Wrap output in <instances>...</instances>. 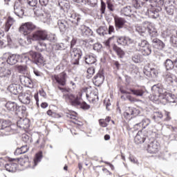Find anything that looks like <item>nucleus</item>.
I'll list each match as a JSON object with an SVG mask.
<instances>
[{"label":"nucleus","instance_id":"60","mask_svg":"<svg viewBox=\"0 0 177 177\" xmlns=\"http://www.w3.org/2000/svg\"><path fill=\"white\" fill-rule=\"evenodd\" d=\"M34 12H35V15L38 16V17H41V15L44 14L42 13V9L41 8H34Z\"/></svg>","mask_w":177,"mask_h":177},{"label":"nucleus","instance_id":"21","mask_svg":"<svg viewBox=\"0 0 177 177\" xmlns=\"http://www.w3.org/2000/svg\"><path fill=\"white\" fill-rule=\"evenodd\" d=\"M19 80L21 84H22V85H24V86H27L28 88H32V80H31L30 77L22 75L19 76Z\"/></svg>","mask_w":177,"mask_h":177},{"label":"nucleus","instance_id":"30","mask_svg":"<svg viewBox=\"0 0 177 177\" xmlns=\"http://www.w3.org/2000/svg\"><path fill=\"white\" fill-rule=\"evenodd\" d=\"M120 13L121 15H124V16L130 17V16L132 15V8L131 6L123 7L120 10Z\"/></svg>","mask_w":177,"mask_h":177},{"label":"nucleus","instance_id":"9","mask_svg":"<svg viewBox=\"0 0 177 177\" xmlns=\"http://www.w3.org/2000/svg\"><path fill=\"white\" fill-rule=\"evenodd\" d=\"M147 144V151L151 154H156L158 153L160 150V144L157 142L156 140H154L153 138H150L149 140L146 141Z\"/></svg>","mask_w":177,"mask_h":177},{"label":"nucleus","instance_id":"42","mask_svg":"<svg viewBox=\"0 0 177 177\" xmlns=\"http://www.w3.org/2000/svg\"><path fill=\"white\" fill-rule=\"evenodd\" d=\"M35 49L39 52H44V50H46V44L40 41L35 47Z\"/></svg>","mask_w":177,"mask_h":177},{"label":"nucleus","instance_id":"22","mask_svg":"<svg viewBox=\"0 0 177 177\" xmlns=\"http://www.w3.org/2000/svg\"><path fill=\"white\" fill-rule=\"evenodd\" d=\"M21 89H23V87L17 84H11L8 87V91H9V92H10V93H12L13 95L20 93L21 92Z\"/></svg>","mask_w":177,"mask_h":177},{"label":"nucleus","instance_id":"7","mask_svg":"<svg viewBox=\"0 0 177 177\" xmlns=\"http://www.w3.org/2000/svg\"><path fill=\"white\" fill-rule=\"evenodd\" d=\"M71 56L72 57V64L78 66L80 59L82 57V50L80 48H74L71 49Z\"/></svg>","mask_w":177,"mask_h":177},{"label":"nucleus","instance_id":"19","mask_svg":"<svg viewBox=\"0 0 177 177\" xmlns=\"http://www.w3.org/2000/svg\"><path fill=\"white\" fill-rule=\"evenodd\" d=\"M93 82L95 86H100V85L104 82V75H103V72H98V73L93 77Z\"/></svg>","mask_w":177,"mask_h":177},{"label":"nucleus","instance_id":"32","mask_svg":"<svg viewBox=\"0 0 177 177\" xmlns=\"http://www.w3.org/2000/svg\"><path fill=\"white\" fill-rule=\"evenodd\" d=\"M6 109H7V110H8V111H17V104H16V102H8L6 104Z\"/></svg>","mask_w":177,"mask_h":177},{"label":"nucleus","instance_id":"55","mask_svg":"<svg viewBox=\"0 0 177 177\" xmlns=\"http://www.w3.org/2000/svg\"><path fill=\"white\" fill-rule=\"evenodd\" d=\"M6 64V59L3 57V55L0 57V68H3Z\"/></svg>","mask_w":177,"mask_h":177},{"label":"nucleus","instance_id":"54","mask_svg":"<svg viewBox=\"0 0 177 177\" xmlns=\"http://www.w3.org/2000/svg\"><path fill=\"white\" fill-rule=\"evenodd\" d=\"M17 68V71H19V73L24 74V73H26V71L27 70V66H18Z\"/></svg>","mask_w":177,"mask_h":177},{"label":"nucleus","instance_id":"56","mask_svg":"<svg viewBox=\"0 0 177 177\" xmlns=\"http://www.w3.org/2000/svg\"><path fill=\"white\" fill-rule=\"evenodd\" d=\"M17 111L18 114H25L26 113V106H18L17 108Z\"/></svg>","mask_w":177,"mask_h":177},{"label":"nucleus","instance_id":"28","mask_svg":"<svg viewBox=\"0 0 177 177\" xmlns=\"http://www.w3.org/2000/svg\"><path fill=\"white\" fill-rule=\"evenodd\" d=\"M29 124H30V120H28V119H22V118H21L17 122V127L19 128H21V129H26V128H28Z\"/></svg>","mask_w":177,"mask_h":177},{"label":"nucleus","instance_id":"41","mask_svg":"<svg viewBox=\"0 0 177 177\" xmlns=\"http://www.w3.org/2000/svg\"><path fill=\"white\" fill-rule=\"evenodd\" d=\"M156 122H160L162 119V113L161 112H155L152 117Z\"/></svg>","mask_w":177,"mask_h":177},{"label":"nucleus","instance_id":"11","mask_svg":"<svg viewBox=\"0 0 177 177\" xmlns=\"http://www.w3.org/2000/svg\"><path fill=\"white\" fill-rule=\"evenodd\" d=\"M151 45L155 51L162 50L165 48V44L159 39L155 38L156 36H151Z\"/></svg>","mask_w":177,"mask_h":177},{"label":"nucleus","instance_id":"10","mask_svg":"<svg viewBox=\"0 0 177 177\" xmlns=\"http://www.w3.org/2000/svg\"><path fill=\"white\" fill-rule=\"evenodd\" d=\"M34 30H35V25L31 22H26L19 27V31L24 35H28V34H31Z\"/></svg>","mask_w":177,"mask_h":177},{"label":"nucleus","instance_id":"36","mask_svg":"<svg viewBox=\"0 0 177 177\" xmlns=\"http://www.w3.org/2000/svg\"><path fill=\"white\" fill-rule=\"evenodd\" d=\"M174 82V77H172V74L171 73H167L165 75V84L166 85H171V84H172Z\"/></svg>","mask_w":177,"mask_h":177},{"label":"nucleus","instance_id":"35","mask_svg":"<svg viewBox=\"0 0 177 177\" xmlns=\"http://www.w3.org/2000/svg\"><path fill=\"white\" fill-rule=\"evenodd\" d=\"M137 50L138 52H141L142 55L143 56H149V55H151V48H150L149 46L145 47L144 48L138 49Z\"/></svg>","mask_w":177,"mask_h":177},{"label":"nucleus","instance_id":"50","mask_svg":"<svg viewBox=\"0 0 177 177\" xmlns=\"http://www.w3.org/2000/svg\"><path fill=\"white\" fill-rule=\"evenodd\" d=\"M87 78H91L92 75L95 74V68L94 67H90L87 69Z\"/></svg>","mask_w":177,"mask_h":177},{"label":"nucleus","instance_id":"47","mask_svg":"<svg viewBox=\"0 0 177 177\" xmlns=\"http://www.w3.org/2000/svg\"><path fill=\"white\" fill-rule=\"evenodd\" d=\"M47 41H50V42H56L57 41V37H56V35L50 34L47 35Z\"/></svg>","mask_w":177,"mask_h":177},{"label":"nucleus","instance_id":"52","mask_svg":"<svg viewBox=\"0 0 177 177\" xmlns=\"http://www.w3.org/2000/svg\"><path fill=\"white\" fill-rule=\"evenodd\" d=\"M126 98L131 103H136V102H138V99L135 98L134 97L129 94L126 95Z\"/></svg>","mask_w":177,"mask_h":177},{"label":"nucleus","instance_id":"38","mask_svg":"<svg viewBox=\"0 0 177 177\" xmlns=\"http://www.w3.org/2000/svg\"><path fill=\"white\" fill-rule=\"evenodd\" d=\"M148 16L151 19H157L160 16V12L157 10L152 9L148 11Z\"/></svg>","mask_w":177,"mask_h":177},{"label":"nucleus","instance_id":"45","mask_svg":"<svg viewBox=\"0 0 177 177\" xmlns=\"http://www.w3.org/2000/svg\"><path fill=\"white\" fill-rule=\"evenodd\" d=\"M167 97L170 103H176V96L175 95L169 93Z\"/></svg>","mask_w":177,"mask_h":177},{"label":"nucleus","instance_id":"49","mask_svg":"<svg viewBox=\"0 0 177 177\" xmlns=\"http://www.w3.org/2000/svg\"><path fill=\"white\" fill-rule=\"evenodd\" d=\"M32 41H37V39H34V34L32 35L27 36L26 41V45H30V44H32Z\"/></svg>","mask_w":177,"mask_h":177},{"label":"nucleus","instance_id":"57","mask_svg":"<svg viewBox=\"0 0 177 177\" xmlns=\"http://www.w3.org/2000/svg\"><path fill=\"white\" fill-rule=\"evenodd\" d=\"M102 46L100 43H96L93 45V50H96L97 52H100V50L102 49Z\"/></svg>","mask_w":177,"mask_h":177},{"label":"nucleus","instance_id":"15","mask_svg":"<svg viewBox=\"0 0 177 177\" xmlns=\"http://www.w3.org/2000/svg\"><path fill=\"white\" fill-rule=\"evenodd\" d=\"M114 21L115 28L117 31H118V30H121V28H122L127 23L125 19L118 16L114 17Z\"/></svg>","mask_w":177,"mask_h":177},{"label":"nucleus","instance_id":"51","mask_svg":"<svg viewBox=\"0 0 177 177\" xmlns=\"http://www.w3.org/2000/svg\"><path fill=\"white\" fill-rule=\"evenodd\" d=\"M18 161L21 163V165H24L26 162H28V156H25L24 157L20 158L18 159Z\"/></svg>","mask_w":177,"mask_h":177},{"label":"nucleus","instance_id":"2","mask_svg":"<svg viewBox=\"0 0 177 177\" xmlns=\"http://www.w3.org/2000/svg\"><path fill=\"white\" fill-rule=\"evenodd\" d=\"M136 31L139 32V34H144V32L148 31L151 37L157 35V30L153 26V24L149 21H144L142 23V26H137L136 28Z\"/></svg>","mask_w":177,"mask_h":177},{"label":"nucleus","instance_id":"37","mask_svg":"<svg viewBox=\"0 0 177 177\" xmlns=\"http://www.w3.org/2000/svg\"><path fill=\"white\" fill-rule=\"evenodd\" d=\"M109 32V29L106 26H101L98 29H97V33L101 37H104V35H107Z\"/></svg>","mask_w":177,"mask_h":177},{"label":"nucleus","instance_id":"61","mask_svg":"<svg viewBox=\"0 0 177 177\" xmlns=\"http://www.w3.org/2000/svg\"><path fill=\"white\" fill-rule=\"evenodd\" d=\"M101 15H104V12H106V3L101 0V8H100Z\"/></svg>","mask_w":177,"mask_h":177},{"label":"nucleus","instance_id":"23","mask_svg":"<svg viewBox=\"0 0 177 177\" xmlns=\"http://www.w3.org/2000/svg\"><path fill=\"white\" fill-rule=\"evenodd\" d=\"M130 92H131L132 95L136 96L137 97H143L147 91L145 88H130Z\"/></svg>","mask_w":177,"mask_h":177},{"label":"nucleus","instance_id":"24","mask_svg":"<svg viewBox=\"0 0 177 177\" xmlns=\"http://www.w3.org/2000/svg\"><path fill=\"white\" fill-rule=\"evenodd\" d=\"M84 59L86 64H95L97 62L96 57L93 54H86Z\"/></svg>","mask_w":177,"mask_h":177},{"label":"nucleus","instance_id":"64","mask_svg":"<svg viewBox=\"0 0 177 177\" xmlns=\"http://www.w3.org/2000/svg\"><path fill=\"white\" fill-rule=\"evenodd\" d=\"M166 12L167 14L169 15V16H172V15H174V8H172L171 7H167Z\"/></svg>","mask_w":177,"mask_h":177},{"label":"nucleus","instance_id":"25","mask_svg":"<svg viewBox=\"0 0 177 177\" xmlns=\"http://www.w3.org/2000/svg\"><path fill=\"white\" fill-rule=\"evenodd\" d=\"M145 2H149V3H154V2H157V0H133V3L134 8L136 9H139L140 6H143Z\"/></svg>","mask_w":177,"mask_h":177},{"label":"nucleus","instance_id":"17","mask_svg":"<svg viewBox=\"0 0 177 177\" xmlns=\"http://www.w3.org/2000/svg\"><path fill=\"white\" fill-rule=\"evenodd\" d=\"M136 121L138 122L134 125V128L136 129H138V127H140V125H142V128L145 129V128H146V127H149L151 122L150 120L147 118L140 120V117L136 118Z\"/></svg>","mask_w":177,"mask_h":177},{"label":"nucleus","instance_id":"1","mask_svg":"<svg viewBox=\"0 0 177 177\" xmlns=\"http://www.w3.org/2000/svg\"><path fill=\"white\" fill-rule=\"evenodd\" d=\"M58 89L63 93L62 98L66 102H69L71 106H74V107H78V106H80V109H82V110H89L91 109L89 104H86L85 102H81L80 97L70 93L67 88L58 86Z\"/></svg>","mask_w":177,"mask_h":177},{"label":"nucleus","instance_id":"46","mask_svg":"<svg viewBox=\"0 0 177 177\" xmlns=\"http://www.w3.org/2000/svg\"><path fill=\"white\" fill-rule=\"evenodd\" d=\"M113 50H115V52H116V53H118L119 56L124 55V51L120 48L117 46V45L114 44L113 46Z\"/></svg>","mask_w":177,"mask_h":177},{"label":"nucleus","instance_id":"63","mask_svg":"<svg viewBox=\"0 0 177 177\" xmlns=\"http://www.w3.org/2000/svg\"><path fill=\"white\" fill-rule=\"evenodd\" d=\"M170 41L174 45H177V37L175 35L171 36Z\"/></svg>","mask_w":177,"mask_h":177},{"label":"nucleus","instance_id":"29","mask_svg":"<svg viewBox=\"0 0 177 177\" xmlns=\"http://www.w3.org/2000/svg\"><path fill=\"white\" fill-rule=\"evenodd\" d=\"M17 164L13 162L7 163L5 165V168L8 172H16L17 171Z\"/></svg>","mask_w":177,"mask_h":177},{"label":"nucleus","instance_id":"44","mask_svg":"<svg viewBox=\"0 0 177 177\" xmlns=\"http://www.w3.org/2000/svg\"><path fill=\"white\" fill-rule=\"evenodd\" d=\"M41 158L42 153H39L36 154V156L34 159V167H37V165H38V162H41Z\"/></svg>","mask_w":177,"mask_h":177},{"label":"nucleus","instance_id":"5","mask_svg":"<svg viewBox=\"0 0 177 177\" xmlns=\"http://www.w3.org/2000/svg\"><path fill=\"white\" fill-rule=\"evenodd\" d=\"M151 91L153 93H155L156 96L160 97V99H167V96L169 93V88H164V87L160 84H155L151 87Z\"/></svg>","mask_w":177,"mask_h":177},{"label":"nucleus","instance_id":"33","mask_svg":"<svg viewBox=\"0 0 177 177\" xmlns=\"http://www.w3.org/2000/svg\"><path fill=\"white\" fill-rule=\"evenodd\" d=\"M15 23V19L12 17H8L5 26V31L8 32L10 30V27L13 26Z\"/></svg>","mask_w":177,"mask_h":177},{"label":"nucleus","instance_id":"16","mask_svg":"<svg viewBox=\"0 0 177 177\" xmlns=\"http://www.w3.org/2000/svg\"><path fill=\"white\" fill-rule=\"evenodd\" d=\"M32 96L28 93H21L19 95V100L24 104H30Z\"/></svg>","mask_w":177,"mask_h":177},{"label":"nucleus","instance_id":"3","mask_svg":"<svg viewBox=\"0 0 177 177\" xmlns=\"http://www.w3.org/2000/svg\"><path fill=\"white\" fill-rule=\"evenodd\" d=\"M153 132L150 130L142 129L138 132L136 136L134 138V142L136 145H140V143H145V142H148L150 140L149 136L151 135Z\"/></svg>","mask_w":177,"mask_h":177},{"label":"nucleus","instance_id":"59","mask_svg":"<svg viewBox=\"0 0 177 177\" xmlns=\"http://www.w3.org/2000/svg\"><path fill=\"white\" fill-rule=\"evenodd\" d=\"M28 5H29V6H37V3H38V0H27L26 1Z\"/></svg>","mask_w":177,"mask_h":177},{"label":"nucleus","instance_id":"40","mask_svg":"<svg viewBox=\"0 0 177 177\" xmlns=\"http://www.w3.org/2000/svg\"><path fill=\"white\" fill-rule=\"evenodd\" d=\"M40 19L43 23H50V15L46 12L40 16Z\"/></svg>","mask_w":177,"mask_h":177},{"label":"nucleus","instance_id":"6","mask_svg":"<svg viewBox=\"0 0 177 177\" xmlns=\"http://www.w3.org/2000/svg\"><path fill=\"white\" fill-rule=\"evenodd\" d=\"M68 20L72 23L73 26L77 27V26H82L84 24V19L80 14L72 12L68 15Z\"/></svg>","mask_w":177,"mask_h":177},{"label":"nucleus","instance_id":"27","mask_svg":"<svg viewBox=\"0 0 177 177\" xmlns=\"http://www.w3.org/2000/svg\"><path fill=\"white\" fill-rule=\"evenodd\" d=\"M147 46H149V42L145 39H138L136 41V49L138 50V49H143L144 48H146Z\"/></svg>","mask_w":177,"mask_h":177},{"label":"nucleus","instance_id":"8","mask_svg":"<svg viewBox=\"0 0 177 177\" xmlns=\"http://www.w3.org/2000/svg\"><path fill=\"white\" fill-rule=\"evenodd\" d=\"M21 57L20 55L12 54L11 53H5L3 54V58L6 59V63L10 66H15L20 60Z\"/></svg>","mask_w":177,"mask_h":177},{"label":"nucleus","instance_id":"20","mask_svg":"<svg viewBox=\"0 0 177 177\" xmlns=\"http://www.w3.org/2000/svg\"><path fill=\"white\" fill-rule=\"evenodd\" d=\"M14 12L18 16V17H23L24 15V10L21 7V3L20 1H16L14 5Z\"/></svg>","mask_w":177,"mask_h":177},{"label":"nucleus","instance_id":"26","mask_svg":"<svg viewBox=\"0 0 177 177\" xmlns=\"http://www.w3.org/2000/svg\"><path fill=\"white\" fill-rule=\"evenodd\" d=\"M57 26L61 32H64L68 28V24L64 19H59L57 21Z\"/></svg>","mask_w":177,"mask_h":177},{"label":"nucleus","instance_id":"53","mask_svg":"<svg viewBox=\"0 0 177 177\" xmlns=\"http://www.w3.org/2000/svg\"><path fill=\"white\" fill-rule=\"evenodd\" d=\"M131 113L133 117H136L140 114V111L136 108L131 107Z\"/></svg>","mask_w":177,"mask_h":177},{"label":"nucleus","instance_id":"62","mask_svg":"<svg viewBox=\"0 0 177 177\" xmlns=\"http://www.w3.org/2000/svg\"><path fill=\"white\" fill-rule=\"evenodd\" d=\"M99 124H100V127H102L103 128H106V127H107L109 125V124H107V122H106V120H104V119H100Z\"/></svg>","mask_w":177,"mask_h":177},{"label":"nucleus","instance_id":"18","mask_svg":"<svg viewBox=\"0 0 177 177\" xmlns=\"http://www.w3.org/2000/svg\"><path fill=\"white\" fill-rule=\"evenodd\" d=\"M80 30L81 35L84 38H88V37H92V35H93V31L84 24L80 26Z\"/></svg>","mask_w":177,"mask_h":177},{"label":"nucleus","instance_id":"31","mask_svg":"<svg viewBox=\"0 0 177 177\" xmlns=\"http://www.w3.org/2000/svg\"><path fill=\"white\" fill-rule=\"evenodd\" d=\"M117 42L119 45H129V44L132 42V39H129V37H122L117 39Z\"/></svg>","mask_w":177,"mask_h":177},{"label":"nucleus","instance_id":"58","mask_svg":"<svg viewBox=\"0 0 177 177\" xmlns=\"http://www.w3.org/2000/svg\"><path fill=\"white\" fill-rule=\"evenodd\" d=\"M149 72L151 74V77H157V75H158V71H157V70H156V68H150L149 69Z\"/></svg>","mask_w":177,"mask_h":177},{"label":"nucleus","instance_id":"48","mask_svg":"<svg viewBox=\"0 0 177 177\" xmlns=\"http://www.w3.org/2000/svg\"><path fill=\"white\" fill-rule=\"evenodd\" d=\"M131 115H132V107H129L124 113V117L125 118H130Z\"/></svg>","mask_w":177,"mask_h":177},{"label":"nucleus","instance_id":"4","mask_svg":"<svg viewBox=\"0 0 177 177\" xmlns=\"http://www.w3.org/2000/svg\"><path fill=\"white\" fill-rule=\"evenodd\" d=\"M0 131H4L6 135H12L16 132V126L8 120L0 119Z\"/></svg>","mask_w":177,"mask_h":177},{"label":"nucleus","instance_id":"14","mask_svg":"<svg viewBox=\"0 0 177 177\" xmlns=\"http://www.w3.org/2000/svg\"><path fill=\"white\" fill-rule=\"evenodd\" d=\"M33 39H36V41H46L48 39V32L46 30H37L34 34Z\"/></svg>","mask_w":177,"mask_h":177},{"label":"nucleus","instance_id":"43","mask_svg":"<svg viewBox=\"0 0 177 177\" xmlns=\"http://www.w3.org/2000/svg\"><path fill=\"white\" fill-rule=\"evenodd\" d=\"M131 59H132L133 63H140V62H142V55L139 53L134 54L131 57Z\"/></svg>","mask_w":177,"mask_h":177},{"label":"nucleus","instance_id":"13","mask_svg":"<svg viewBox=\"0 0 177 177\" xmlns=\"http://www.w3.org/2000/svg\"><path fill=\"white\" fill-rule=\"evenodd\" d=\"M29 56L32 58L34 63L39 66V64H42L44 63V57L39 53L30 51L28 53Z\"/></svg>","mask_w":177,"mask_h":177},{"label":"nucleus","instance_id":"12","mask_svg":"<svg viewBox=\"0 0 177 177\" xmlns=\"http://www.w3.org/2000/svg\"><path fill=\"white\" fill-rule=\"evenodd\" d=\"M53 78L58 85L64 86H66V82H67V73H66V72H62L59 75H54Z\"/></svg>","mask_w":177,"mask_h":177},{"label":"nucleus","instance_id":"34","mask_svg":"<svg viewBox=\"0 0 177 177\" xmlns=\"http://www.w3.org/2000/svg\"><path fill=\"white\" fill-rule=\"evenodd\" d=\"M164 66L166 68V70H173V68L175 67V65L174 64V61L170 59H167L165 62H164Z\"/></svg>","mask_w":177,"mask_h":177},{"label":"nucleus","instance_id":"39","mask_svg":"<svg viewBox=\"0 0 177 177\" xmlns=\"http://www.w3.org/2000/svg\"><path fill=\"white\" fill-rule=\"evenodd\" d=\"M53 50H64L66 49V46L63 43H56L53 46Z\"/></svg>","mask_w":177,"mask_h":177}]
</instances>
